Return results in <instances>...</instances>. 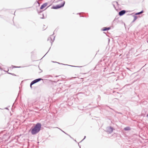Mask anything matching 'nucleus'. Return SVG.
<instances>
[{"mask_svg":"<svg viewBox=\"0 0 148 148\" xmlns=\"http://www.w3.org/2000/svg\"><path fill=\"white\" fill-rule=\"evenodd\" d=\"M41 125L40 123H37L34 127H32L30 129L32 135H35L38 133L41 130Z\"/></svg>","mask_w":148,"mask_h":148,"instance_id":"nucleus-1","label":"nucleus"},{"mask_svg":"<svg viewBox=\"0 0 148 148\" xmlns=\"http://www.w3.org/2000/svg\"><path fill=\"white\" fill-rule=\"evenodd\" d=\"M65 3V1H63V2L60 4L57 5L55 6H53L51 8L54 9H57L61 8L64 6Z\"/></svg>","mask_w":148,"mask_h":148,"instance_id":"nucleus-2","label":"nucleus"},{"mask_svg":"<svg viewBox=\"0 0 148 148\" xmlns=\"http://www.w3.org/2000/svg\"><path fill=\"white\" fill-rule=\"evenodd\" d=\"M55 37L53 35H51L48 38L47 41H50V42L51 43V45H52V43L55 40Z\"/></svg>","mask_w":148,"mask_h":148,"instance_id":"nucleus-3","label":"nucleus"},{"mask_svg":"<svg viewBox=\"0 0 148 148\" xmlns=\"http://www.w3.org/2000/svg\"><path fill=\"white\" fill-rule=\"evenodd\" d=\"M113 128L111 127L110 126L107 127L106 129V131L109 133L110 134L113 132Z\"/></svg>","mask_w":148,"mask_h":148,"instance_id":"nucleus-4","label":"nucleus"},{"mask_svg":"<svg viewBox=\"0 0 148 148\" xmlns=\"http://www.w3.org/2000/svg\"><path fill=\"white\" fill-rule=\"evenodd\" d=\"M126 12V11L125 10H123L120 11L119 13V15L120 16H122Z\"/></svg>","mask_w":148,"mask_h":148,"instance_id":"nucleus-5","label":"nucleus"},{"mask_svg":"<svg viewBox=\"0 0 148 148\" xmlns=\"http://www.w3.org/2000/svg\"><path fill=\"white\" fill-rule=\"evenodd\" d=\"M52 62L54 63H57L58 64H63V65H68V66H72V67H78V68L81 67H82V66H72V65H67V64H63L62 63H60L58 62H54V61H52Z\"/></svg>","mask_w":148,"mask_h":148,"instance_id":"nucleus-6","label":"nucleus"},{"mask_svg":"<svg viewBox=\"0 0 148 148\" xmlns=\"http://www.w3.org/2000/svg\"><path fill=\"white\" fill-rule=\"evenodd\" d=\"M47 5V3H43L42 5L40 8V9H42L44 8L45 7H46Z\"/></svg>","mask_w":148,"mask_h":148,"instance_id":"nucleus-7","label":"nucleus"},{"mask_svg":"<svg viewBox=\"0 0 148 148\" xmlns=\"http://www.w3.org/2000/svg\"><path fill=\"white\" fill-rule=\"evenodd\" d=\"M110 27H104L102 29V30L103 31H106L110 30Z\"/></svg>","mask_w":148,"mask_h":148,"instance_id":"nucleus-8","label":"nucleus"},{"mask_svg":"<svg viewBox=\"0 0 148 148\" xmlns=\"http://www.w3.org/2000/svg\"><path fill=\"white\" fill-rule=\"evenodd\" d=\"M37 12H38V13L39 14H40V15L42 14L43 15L42 17H40V18H41V19L44 18V15H43V13H42V11H40V12H39V11H38Z\"/></svg>","mask_w":148,"mask_h":148,"instance_id":"nucleus-9","label":"nucleus"},{"mask_svg":"<svg viewBox=\"0 0 148 148\" xmlns=\"http://www.w3.org/2000/svg\"><path fill=\"white\" fill-rule=\"evenodd\" d=\"M43 80V79L41 78H39L35 79V81L37 83V82L40 81L41 80Z\"/></svg>","mask_w":148,"mask_h":148,"instance_id":"nucleus-10","label":"nucleus"},{"mask_svg":"<svg viewBox=\"0 0 148 148\" xmlns=\"http://www.w3.org/2000/svg\"><path fill=\"white\" fill-rule=\"evenodd\" d=\"M130 129V128L129 127H126L124 128V130L125 131H129Z\"/></svg>","mask_w":148,"mask_h":148,"instance_id":"nucleus-11","label":"nucleus"},{"mask_svg":"<svg viewBox=\"0 0 148 148\" xmlns=\"http://www.w3.org/2000/svg\"><path fill=\"white\" fill-rule=\"evenodd\" d=\"M143 11L142 10L139 12L136 13H135V15H139V14L143 13Z\"/></svg>","mask_w":148,"mask_h":148,"instance_id":"nucleus-12","label":"nucleus"},{"mask_svg":"<svg viewBox=\"0 0 148 148\" xmlns=\"http://www.w3.org/2000/svg\"><path fill=\"white\" fill-rule=\"evenodd\" d=\"M5 71L7 72L9 74L11 75H13L15 76H16V75H15V74H14V73H10L8 72V71H9V69H8V71Z\"/></svg>","mask_w":148,"mask_h":148,"instance_id":"nucleus-13","label":"nucleus"},{"mask_svg":"<svg viewBox=\"0 0 148 148\" xmlns=\"http://www.w3.org/2000/svg\"><path fill=\"white\" fill-rule=\"evenodd\" d=\"M132 16L134 17V20H136L137 18V17L136 15H133Z\"/></svg>","mask_w":148,"mask_h":148,"instance_id":"nucleus-14","label":"nucleus"},{"mask_svg":"<svg viewBox=\"0 0 148 148\" xmlns=\"http://www.w3.org/2000/svg\"><path fill=\"white\" fill-rule=\"evenodd\" d=\"M112 5H113L114 7V8L115 9V10H117V9H116V7L115 6V5H116L115 3H114V2H113L112 3Z\"/></svg>","mask_w":148,"mask_h":148,"instance_id":"nucleus-15","label":"nucleus"},{"mask_svg":"<svg viewBox=\"0 0 148 148\" xmlns=\"http://www.w3.org/2000/svg\"><path fill=\"white\" fill-rule=\"evenodd\" d=\"M12 69H13L14 68H19L21 67V66H16L13 65H12Z\"/></svg>","mask_w":148,"mask_h":148,"instance_id":"nucleus-16","label":"nucleus"},{"mask_svg":"<svg viewBox=\"0 0 148 148\" xmlns=\"http://www.w3.org/2000/svg\"><path fill=\"white\" fill-rule=\"evenodd\" d=\"M31 83L32 84H35V83H36V82L35 81V80H34L33 81H32Z\"/></svg>","mask_w":148,"mask_h":148,"instance_id":"nucleus-17","label":"nucleus"},{"mask_svg":"<svg viewBox=\"0 0 148 148\" xmlns=\"http://www.w3.org/2000/svg\"><path fill=\"white\" fill-rule=\"evenodd\" d=\"M114 3H115L116 5H117L118 6L119 5V4H118V2L116 1H114Z\"/></svg>","mask_w":148,"mask_h":148,"instance_id":"nucleus-18","label":"nucleus"},{"mask_svg":"<svg viewBox=\"0 0 148 148\" xmlns=\"http://www.w3.org/2000/svg\"><path fill=\"white\" fill-rule=\"evenodd\" d=\"M66 135H68L70 137V138H71V139H73V140H74V139L73 138H72V137H71L70 136V135H69L68 134H66Z\"/></svg>","mask_w":148,"mask_h":148,"instance_id":"nucleus-19","label":"nucleus"},{"mask_svg":"<svg viewBox=\"0 0 148 148\" xmlns=\"http://www.w3.org/2000/svg\"><path fill=\"white\" fill-rule=\"evenodd\" d=\"M60 130H61L62 132H64V133L65 134H67V133H66L65 132H64V131H63L61 129L59 128H58V127H57Z\"/></svg>","mask_w":148,"mask_h":148,"instance_id":"nucleus-20","label":"nucleus"},{"mask_svg":"<svg viewBox=\"0 0 148 148\" xmlns=\"http://www.w3.org/2000/svg\"><path fill=\"white\" fill-rule=\"evenodd\" d=\"M33 85L31 83H30V88H31V89H32V86Z\"/></svg>","mask_w":148,"mask_h":148,"instance_id":"nucleus-21","label":"nucleus"},{"mask_svg":"<svg viewBox=\"0 0 148 148\" xmlns=\"http://www.w3.org/2000/svg\"><path fill=\"white\" fill-rule=\"evenodd\" d=\"M86 138V136H84V138L83 139H82L80 142H82L85 138Z\"/></svg>","mask_w":148,"mask_h":148,"instance_id":"nucleus-22","label":"nucleus"},{"mask_svg":"<svg viewBox=\"0 0 148 148\" xmlns=\"http://www.w3.org/2000/svg\"><path fill=\"white\" fill-rule=\"evenodd\" d=\"M37 3L38 4V5H40L39 3V2H38V1L36 0V1L35 3Z\"/></svg>","mask_w":148,"mask_h":148,"instance_id":"nucleus-23","label":"nucleus"},{"mask_svg":"<svg viewBox=\"0 0 148 148\" xmlns=\"http://www.w3.org/2000/svg\"><path fill=\"white\" fill-rule=\"evenodd\" d=\"M4 109H7V110H8V108H7V107L5 108H4Z\"/></svg>","mask_w":148,"mask_h":148,"instance_id":"nucleus-24","label":"nucleus"},{"mask_svg":"<svg viewBox=\"0 0 148 148\" xmlns=\"http://www.w3.org/2000/svg\"><path fill=\"white\" fill-rule=\"evenodd\" d=\"M49 50L48 51V52H47L46 53V54L43 57H44L46 55V54L47 53H48V52H49Z\"/></svg>","mask_w":148,"mask_h":148,"instance_id":"nucleus-25","label":"nucleus"},{"mask_svg":"<svg viewBox=\"0 0 148 148\" xmlns=\"http://www.w3.org/2000/svg\"><path fill=\"white\" fill-rule=\"evenodd\" d=\"M135 21V20H134V19L133 20V21H132V23H133Z\"/></svg>","mask_w":148,"mask_h":148,"instance_id":"nucleus-26","label":"nucleus"},{"mask_svg":"<svg viewBox=\"0 0 148 148\" xmlns=\"http://www.w3.org/2000/svg\"><path fill=\"white\" fill-rule=\"evenodd\" d=\"M0 69L1 70H2V68L0 67Z\"/></svg>","mask_w":148,"mask_h":148,"instance_id":"nucleus-27","label":"nucleus"},{"mask_svg":"<svg viewBox=\"0 0 148 148\" xmlns=\"http://www.w3.org/2000/svg\"><path fill=\"white\" fill-rule=\"evenodd\" d=\"M81 13H77V14H81Z\"/></svg>","mask_w":148,"mask_h":148,"instance_id":"nucleus-28","label":"nucleus"},{"mask_svg":"<svg viewBox=\"0 0 148 148\" xmlns=\"http://www.w3.org/2000/svg\"><path fill=\"white\" fill-rule=\"evenodd\" d=\"M80 17H84V16H81V15H80Z\"/></svg>","mask_w":148,"mask_h":148,"instance_id":"nucleus-29","label":"nucleus"},{"mask_svg":"<svg viewBox=\"0 0 148 148\" xmlns=\"http://www.w3.org/2000/svg\"><path fill=\"white\" fill-rule=\"evenodd\" d=\"M147 117L148 118V114H147Z\"/></svg>","mask_w":148,"mask_h":148,"instance_id":"nucleus-30","label":"nucleus"},{"mask_svg":"<svg viewBox=\"0 0 148 148\" xmlns=\"http://www.w3.org/2000/svg\"><path fill=\"white\" fill-rule=\"evenodd\" d=\"M73 140H74L75 142H77V141H76V140H75L74 139Z\"/></svg>","mask_w":148,"mask_h":148,"instance_id":"nucleus-31","label":"nucleus"},{"mask_svg":"<svg viewBox=\"0 0 148 148\" xmlns=\"http://www.w3.org/2000/svg\"><path fill=\"white\" fill-rule=\"evenodd\" d=\"M58 76H56V77H58Z\"/></svg>","mask_w":148,"mask_h":148,"instance_id":"nucleus-32","label":"nucleus"},{"mask_svg":"<svg viewBox=\"0 0 148 148\" xmlns=\"http://www.w3.org/2000/svg\"><path fill=\"white\" fill-rule=\"evenodd\" d=\"M78 145L80 147V146H79V143H78Z\"/></svg>","mask_w":148,"mask_h":148,"instance_id":"nucleus-33","label":"nucleus"},{"mask_svg":"<svg viewBox=\"0 0 148 148\" xmlns=\"http://www.w3.org/2000/svg\"><path fill=\"white\" fill-rule=\"evenodd\" d=\"M50 48H51V47H50V49H49V50H50Z\"/></svg>","mask_w":148,"mask_h":148,"instance_id":"nucleus-34","label":"nucleus"},{"mask_svg":"<svg viewBox=\"0 0 148 148\" xmlns=\"http://www.w3.org/2000/svg\"><path fill=\"white\" fill-rule=\"evenodd\" d=\"M110 108V109H111L112 110V108Z\"/></svg>","mask_w":148,"mask_h":148,"instance_id":"nucleus-35","label":"nucleus"},{"mask_svg":"<svg viewBox=\"0 0 148 148\" xmlns=\"http://www.w3.org/2000/svg\"><path fill=\"white\" fill-rule=\"evenodd\" d=\"M80 148H81L80 147Z\"/></svg>","mask_w":148,"mask_h":148,"instance_id":"nucleus-36","label":"nucleus"}]
</instances>
